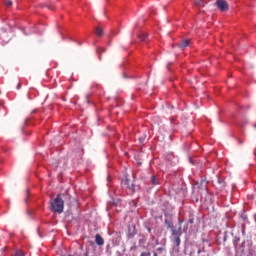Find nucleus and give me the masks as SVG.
Masks as SVG:
<instances>
[{"label":"nucleus","instance_id":"nucleus-1","mask_svg":"<svg viewBox=\"0 0 256 256\" xmlns=\"http://www.w3.org/2000/svg\"><path fill=\"white\" fill-rule=\"evenodd\" d=\"M63 195L58 194L56 198L50 200V211L53 213H63L65 209V202L63 201Z\"/></svg>","mask_w":256,"mask_h":256},{"label":"nucleus","instance_id":"nucleus-2","mask_svg":"<svg viewBox=\"0 0 256 256\" xmlns=\"http://www.w3.org/2000/svg\"><path fill=\"white\" fill-rule=\"evenodd\" d=\"M216 6L222 12L229 11V4H227V1H225V0H217Z\"/></svg>","mask_w":256,"mask_h":256},{"label":"nucleus","instance_id":"nucleus-3","mask_svg":"<svg viewBox=\"0 0 256 256\" xmlns=\"http://www.w3.org/2000/svg\"><path fill=\"white\" fill-rule=\"evenodd\" d=\"M123 185H125V187L129 189L131 193H135V184L133 183V180L126 177L123 181Z\"/></svg>","mask_w":256,"mask_h":256},{"label":"nucleus","instance_id":"nucleus-4","mask_svg":"<svg viewBox=\"0 0 256 256\" xmlns=\"http://www.w3.org/2000/svg\"><path fill=\"white\" fill-rule=\"evenodd\" d=\"M95 243H96V245H99L100 247H102V245H105V240L99 234H96L95 235Z\"/></svg>","mask_w":256,"mask_h":256},{"label":"nucleus","instance_id":"nucleus-5","mask_svg":"<svg viewBox=\"0 0 256 256\" xmlns=\"http://www.w3.org/2000/svg\"><path fill=\"white\" fill-rule=\"evenodd\" d=\"M191 40L186 39V40H182L179 44L178 47H180V49H185L187 47H189V43Z\"/></svg>","mask_w":256,"mask_h":256},{"label":"nucleus","instance_id":"nucleus-6","mask_svg":"<svg viewBox=\"0 0 256 256\" xmlns=\"http://www.w3.org/2000/svg\"><path fill=\"white\" fill-rule=\"evenodd\" d=\"M171 231H172L173 237H181V228H179L178 230L175 228H172Z\"/></svg>","mask_w":256,"mask_h":256},{"label":"nucleus","instance_id":"nucleus-7","mask_svg":"<svg viewBox=\"0 0 256 256\" xmlns=\"http://www.w3.org/2000/svg\"><path fill=\"white\" fill-rule=\"evenodd\" d=\"M173 242L176 247H179V245H181V236L173 237Z\"/></svg>","mask_w":256,"mask_h":256},{"label":"nucleus","instance_id":"nucleus-8","mask_svg":"<svg viewBox=\"0 0 256 256\" xmlns=\"http://www.w3.org/2000/svg\"><path fill=\"white\" fill-rule=\"evenodd\" d=\"M206 4L207 2H205V0H195V5L198 7H204Z\"/></svg>","mask_w":256,"mask_h":256},{"label":"nucleus","instance_id":"nucleus-9","mask_svg":"<svg viewBox=\"0 0 256 256\" xmlns=\"http://www.w3.org/2000/svg\"><path fill=\"white\" fill-rule=\"evenodd\" d=\"M96 35L97 37H102L103 36V29L101 27H96Z\"/></svg>","mask_w":256,"mask_h":256},{"label":"nucleus","instance_id":"nucleus-10","mask_svg":"<svg viewBox=\"0 0 256 256\" xmlns=\"http://www.w3.org/2000/svg\"><path fill=\"white\" fill-rule=\"evenodd\" d=\"M217 185H220V189H225V182L221 178L217 179Z\"/></svg>","mask_w":256,"mask_h":256},{"label":"nucleus","instance_id":"nucleus-11","mask_svg":"<svg viewBox=\"0 0 256 256\" xmlns=\"http://www.w3.org/2000/svg\"><path fill=\"white\" fill-rule=\"evenodd\" d=\"M151 183L152 185H159V180L155 176L151 177Z\"/></svg>","mask_w":256,"mask_h":256},{"label":"nucleus","instance_id":"nucleus-12","mask_svg":"<svg viewBox=\"0 0 256 256\" xmlns=\"http://www.w3.org/2000/svg\"><path fill=\"white\" fill-rule=\"evenodd\" d=\"M240 241H241V238H240V237H237V236H236V237L234 238V242H233V243H234V246H235L236 248H237V245H239V242H240Z\"/></svg>","mask_w":256,"mask_h":256},{"label":"nucleus","instance_id":"nucleus-13","mask_svg":"<svg viewBox=\"0 0 256 256\" xmlns=\"http://www.w3.org/2000/svg\"><path fill=\"white\" fill-rule=\"evenodd\" d=\"M165 225L167 226V229H173V225L171 224V222L170 221H168V220H165Z\"/></svg>","mask_w":256,"mask_h":256},{"label":"nucleus","instance_id":"nucleus-14","mask_svg":"<svg viewBox=\"0 0 256 256\" xmlns=\"http://www.w3.org/2000/svg\"><path fill=\"white\" fill-rule=\"evenodd\" d=\"M97 53H98V55H99V59H101V53H105V49L99 48V49L97 50Z\"/></svg>","mask_w":256,"mask_h":256},{"label":"nucleus","instance_id":"nucleus-15","mask_svg":"<svg viewBox=\"0 0 256 256\" xmlns=\"http://www.w3.org/2000/svg\"><path fill=\"white\" fill-rule=\"evenodd\" d=\"M139 39H140V41H145V39H147V34H141L139 36Z\"/></svg>","mask_w":256,"mask_h":256},{"label":"nucleus","instance_id":"nucleus-16","mask_svg":"<svg viewBox=\"0 0 256 256\" xmlns=\"http://www.w3.org/2000/svg\"><path fill=\"white\" fill-rule=\"evenodd\" d=\"M15 256H25L21 250H17Z\"/></svg>","mask_w":256,"mask_h":256},{"label":"nucleus","instance_id":"nucleus-17","mask_svg":"<svg viewBox=\"0 0 256 256\" xmlns=\"http://www.w3.org/2000/svg\"><path fill=\"white\" fill-rule=\"evenodd\" d=\"M11 5H13V1L11 0L6 1V7H11Z\"/></svg>","mask_w":256,"mask_h":256},{"label":"nucleus","instance_id":"nucleus-18","mask_svg":"<svg viewBox=\"0 0 256 256\" xmlns=\"http://www.w3.org/2000/svg\"><path fill=\"white\" fill-rule=\"evenodd\" d=\"M140 256H151V252H142Z\"/></svg>","mask_w":256,"mask_h":256},{"label":"nucleus","instance_id":"nucleus-19","mask_svg":"<svg viewBox=\"0 0 256 256\" xmlns=\"http://www.w3.org/2000/svg\"><path fill=\"white\" fill-rule=\"evenodd\" d=\"M242 249H245V241L242 242Z\"/></svg>","mask_w":256,"mask_h":256},{"label":"nucleus","instance_id":"nucleus-20","mask_svg":"<svg viewBox=\"0 0 256 256\" xmlns=\"http://www.w3.org/2000/svg\"><path fill=\"white\" fill-rule=\"evenodd\" d=\"M238 143H240V145H242L243 141H241V139H238Z\"/></svg>","mask_w":256,"mask_h":256},{"label":"nucleus","instance_id":"nucleus-21","mask_svg":"<svg viewBox=\"0 0 256 256\" xmlns=\"http://www.w3.org/2000/svg\"><path fill=\"white\" fill-rule=\"evenodd\" d=\"M148 233H151V228H147Z\"/></svg>","mask_w":256,"mask_h":256},{"label":"nucleus","instance_id":"nucleus-22","mask_svg":"<svg viewBox=\"0 0 256 256\" xmlns=\"http://www.w3.org/2000/svg\"><path fill=\"white\" fill-rule=\"evenodd\" d=\"M242 233H243V235H245V228L242 229Z\"/></svg>","mask_w":256,"mask_h":256},{"label":"nucleus","instance_id":"nucleus-23","mask_svg":"<svg viewBox=\"0 0 256 256\" xmlns=\"http://www.w3.org/2000/svg\"><path fill=\"white\" fill-rule=\"evenodd\" d=\"M153 256H158V255H157V252H154Z\"/></svg>","mask_w":256,"mask_h":256},{"label":"nucleus","instance_id":"nucleus-24","mask_svg":"<svg viewBox=\"0 0 256 256\" xmlns=\"http://www.w3.org/2000/svg\"><path fill=\"white\" fill-rule=\"evenodd\" d=\"M189 222H190V223H193V219H190Z\"/></svg>","mask_w":256,"mask_h":256},{"label":"nucleus","instance_id":"nucleus-25","mask_svg":"<svg viewBox=\"0 0 256 256\" xmlns=\"http://www.w3.org/2000/svg\"><path fill=\"white\" fill-rule=\"evenodd\" d=\"M158 251H162V249H161V248H159V249H158Z\"/></svg>","mask_w":256,"mask_h":256},{"label":"nucleus","instance_id":"nucleus-26","mask_svg":"<svg viewBox=\"0 0 256 256\" xmlns=\"http://www.w3.org/2000/svg\"><path fill=\"white\" fill-rule=\"evenodd\" d=\"M19 86H21V84H18V89H19Z\"/></svg>","mask_w":256,"mask_h":256},{"label":"nucleus","instance_id":"nucleus-27","mask_svg":"<svg viewBox=\"0 0 256 256\" xmlns=\"http://www.w3.org/2000/svg\"><path fill=\"white\" fill-rule=\"evenodd\" d=\"M19 86H21V84H18V89H19Z\"/></svg>","mask_w":256,"mask_h":256},{"label":"nucleus","instance_id":"nucleus-28","mask_svg":"<svg viewBox=\"0 0 256 256\" xmlns=\"http://www.w3.org/2000/svg\"><path fill=\"white\" fill-rule=\"evenodd\" d=\"M19 86H21V84H18V89H19Z\"/></svg>","mask_w":256,"mask_h":256},{"label":"nucleus","instance_id":"nucleus-29","mask_svg":"<svg viewBox=\"0 0 256 256\" xmlns=\"http://www.w3.org/2000/svg\"><path fill=\"white\" fill-rule=\"evenodd\" d=\"M85 255H86V256H89V254H88V253H86Z\"/></svg>","mask_w":256,"mask_h":256}]
</instances>
